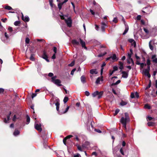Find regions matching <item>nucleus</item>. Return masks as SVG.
Wrapping results in <instances>:
<instances>
[{"mask_svg":"<svg viewBox=\"0 0 157 157\" xmlns=\"http://www.w3.org/2000/svg\"><path fill=\"white\" fill-rule=\"evenodd\" d=\"M56 76L52 77L51 78L52 82L58 86H62V85L60 84L61 82V81L59 79H56Z\"/></svg>","mask_w":157,"mask_h":157,"instance_id":"1","label":"nucleus"},{"mask_svg":"<svg viewBox=\"0 0 157 157\" xmlns=\"http://www.w3.org/2000/svg\"><path fill=\"white\" fill-rule=\"evenodd\" d=\"M103 92L101 91L99 92L98 91H96L92 94V95L93 97H95L98 96V98L99 99L101 98L103 94Z\"/></svg>","mask_w":157,"mask_h":157,"instance_id":"2","label":"nucleus"},{"mask_svg":"<svg viewBox=\"0 0 157 157\" xmlns=\"http://www.w3.org/2000/svg\"><path fill=\"white\" fill-rule=\"evenodd\" d=\"M65 22L68 27H71L72 26V20L70 17H68L65 20Z\"/></svg>","mask_w":157,"mask_h":157,"instance_id":"3","label":"nucleus"},{"mask_svg":"<svg viewBox=\"0 0 157 157\" xmlns=\"http://www.w3.org/2000/svg\"><path fill=\"white\" fill-rule=\"evenodd\" d=\"M35 128L39 132H40L42 131V129L41 127L40 124H35L34 125Z\"/></svg>","mask_w":157,"mask_h":157,"instance_id":"4","label":"nucleus"},{"mask_svg":"<svg viewBox=\"0 0 157 157\" xmlns=\"http://www.w3.org/2000/svg\"><path fill=\"white\" fill-rule=\"evenodd\" d=\"M90 144L88 141H85L84 144L82 145V147L83 148H88L90 147Z\"/></svg>","mask_w":157,"mask_h":157,"instance_id":"5","label":"nucleus"},{"mask_svg":"<svg viewBox=\"0 0 157 157\" xmlns=\"http://www.w3.org/2000/svg\"><path fill=\"white\" fill-rule=\"evenodd\" d=\"M128 121V119L127 118H125L123 117L121 118L120 122L123 124V125H125V124H127V122Z\"/></svg>","mask_w":157,"mask_h":157,"instance_id":"6","label":"nucleus"},{"mask_svg":"<svg viewBox=\"0 0 157 157\" xmlns=\"http://www.w3.org/2000/svg\"><path fill=\"white\" fill-rule=\"evenodd\" d=\"M42 57L47 62H49V60L48 59V56L47 55L46 52L44 50L43 51Z\"/></svg>","mask_w":157,"mask_h":157,"instance_id":"7","label":"nucleus"},{"mask_svg":"<svg viewBox=\"0 0 157 157\" xmlns=\"http://www.w3.org/2000/svg\"><path fill=\"white\" fill-rule=\"evenodd\" d=\"M22 17L21 19L22 20L25 22H28L29 21V18L28 16H26L24 17V15L22 13H21Z\"/></svg>","mask_w":157,"mask_h":157,"instance_id":"8","label":"nucleus"},{"mask_svg":"<svg viewBox=\"0 0 157 157\" xmlns=\"http://www.w3.org/2000/svg\"><path fill=\"white\" fill-rule=\"evenodd\" d=\"M79 40H80V43L82 46V48H84L85 49H87V48L86 46V44H85V42L81 38H79Z\"/></svg>","mask_w":157,"mask_h":157,"instance_id":"9","label":"nucleus"},{"mask_svg":"<svg viewBox=\"0 0 157 157\" xmlns=\"http://www.w3.org/2000/svg\"><path fill=\"white\" fill-rule=\"evenodd\" d=\"M57 101L55 103V105L56 106V109L59 112V105L60 103H59V100L58 99L56 100Z\"/></svg>","mask_w":157,"mask_h":157,"instance_id":"10","label":"nucleus"},{"mask_svg":"<svg viewBox=\"0 0 157 157\" xmlns=\"http://www.w3.org/2000/svg\"><path fill=\"white\" fill-rule=\"evenodd\" d=\"M121 73L122 74V77L124 78H126L128 77V72H127L125 71H122L121 72Z\"/></svg>","mask_w":157,"mask_h":157,"instance_id":"11","label":"nucleus"},{"mask_svg":"<svg viewBox=\"0 0 157 157\" xmlns=\"http://www.w3.org/2000/svg\"><path fill=\"white\" fill-rule=\"evenodd\" d=\"M156 56L155 55H153L151 58L152 59V61L153 63H157V58H156Z\"/></svg>","mask_w":157,"mask_h":157,"instance_id":"12","label":"nucleus"},{"mask_svg":"<svg viewBox=\"0 0 157 157\" xmlns=\"http://www.w3.org/2000/svg\"><path fill=\"white\" fill-rule=\"evenodd\" d=\"M90 72L91 74H97L98 73V71H97V69H92L90 70Z\"/></svg>","mask_w":157,"mask_h":157,"instance_id":"13","label":"nucleus"},{"mask_svg":"<svg viewBox=\"0 0 157 157\" xmlns=\"http://www.w3.org/2000/svg\"><path fill=\"white\" fill-rule=\"evenodd\" d=\"M128 41L130 43H132L133 42V45L134 47H135L136 46V43L135 41L133 39H129L128 40Z\"/></svg>","mask_w":157,"mask_h":157,"instance_id":"14","label":"nucleus"},{"mask_svg":"<svg viewBox=\"0 0 157 157\" xmlns=\"http://www.w3.org/2000/svg\"><path fill=\"white\" fill-rule=\"evenodd\" d=\"M130 52H131V53H128V58L129 59H132V58H131L132 55V54L133 52H132V49H130Z\"/></svg>","mask_w":157,"mask_h":157,"instance_id":"15","label":"nucleus"},{"mask_svg":"<svg viewBox=\"0 0 157 157\" xmlns=\"http://www.w3.org/2000/svg\"><path fill=\"white\" fill-rule=\"evenodd\" d=\"M72 43L73 45H78L79 44V42L75 40H72Z\"/></svg>","mask_w":157,"mask_h":157,"instance_id":"16","label":"nucleus"},{"mask_svg":"<svg viewBox=\"0 0 157 157\" xmlns=\"http://www.w3.org/2000/svg\"><path fill=\"white\" fill-rule=\"evenodd\" d=\"M81 80L82 82L83 83H85L86 82V78L84 75H82L81 77Z\"/></svg>","mask_w":157,"mask_h":157,"instance_id":"17","label":"nucleus"},{"mask_svg":"<svg viewBox=\"0 0 157 157\" xmlns=\"http://www.w3.org/2000/svg\"><path fill=\"white\" fill-rule=\"evenodd\" d=\"M153 41V40H151L149 41V48L151 50V51H153V49H154V46L153 45H152L151 44V42Z\"/></svg>","mask_w":157,"mask_h":157,"instance_id":"18","label":"nucleus"},{"mask_svg":"<svg viewBox=\"0 0 157 157\" xmlns=\"http://www.w3.org/2000/svg\"><path fill=\"white\" fill-rule=\"evenodd\" d=\"M119 65H120V67H119V68L121 70V71L124 68V66H123L124 64L123 63L121 62V61H119Z\"/></svg>","mask_w":157,"mask_h":157,"instance_id":"19","label":"nucleus"},{"mask_svg":"<svg viewBox=\"0 0 157 157\" xmlns=\"http://www.w3.org/2000/svg\"><path fill=\"white\" fill-rule=\"evenodd\" d=\"M111 59L113 60H115L116 61H117L118 59H117V57L115 54H113V55L112 56H111Z\"/></svg>","mask_w":157,"mask_h":157,"instance_id":"20","label":"nucleus"},{"mask_svg":"<svg viewBox=\"0 0 157 157\" xmlns=\"http://www.w3.org/2000/svg\"><path fill=\"white\" fill-rule=\"evenodd\" d=\"M76 146L77 147L78 149L80 151H83V148L82 147H81V146L78 145V144H76Z\"/></svg>","mask_w":157,"mask_h":157,"instance_id":"21","label":"nucleus"},{"mask_svg":"<svg viewBox=\"0 0 157 157\" xmlns=\"http://www.w3.org/2000/svg\"><path fill=\"white\" fill-rule=\"evenodd\" d=\"M106 65V63L105 62H104L103 64H102L101 66V75H102L103 73V70L104 69L103 67L105 66Z\"/></svg>","mask_w":157,"mask_h":157,"instance_id":"22","label":"nucleus"},{"mask_svg":"<svg viewBox=\"0 0 157 157\" xmlns=\"http://www.w3.org/2000/svg\"><path fill=\"white\" fill-rule=\"evenodd\" d=\"M121 82V81L120 80H118L115 83H113L111 84L110 85V86H113L115 85H117L119 84Z\"/></svg>","mask_w":157,"mask_h":157,"instance_id":"23","label":"nucleus"},{"mask_svg":"<svg viewBox=\"0 0 157 157\" xmlns=\"http://www.w3.org/2000/svg\"><path fill=\"white\" fill-rule=\"evenodd\" d=\"M20 133V132L18 130H15L13 132V134L15 136L18 135Z\"/></svg>","mask_w":157,"mask_h":157,"instance_id":"24","label":"nucleus"},{"mask_svg":"<svg viewBox=\"0 0 157 157\" xmlns=\"http://www.w3.org/2000/svg\"><path fill=\"white\" fill-rule=\"evenodd\" d=\"M26 118L27 121L26 124H28L30 122V118L28 115H26Z\"/></svg>","mask_w":157,"mask_h":157,"instance_id":"25","label":"nucleus"},{"mask_svg":"<svg viewBox=\"0 0 157 157\" xmlns=\"http://www.w3.org/2000/svg\"><path fill=\"white\" fill-rule=\"evenodd\" d=\"M69 106H68L67 107V108H66L65 110L64 111L62 112V113H60L59 114H64V113H66L68 111V110L69 109Z\"/></svg>","mask_w":157,"mask_h":157,"instance_id":"26","label":"nucleus"},{"mask_svg":"<svg viewBox=\"0 0 157 157\" xmlns=\"http://www.w3.org/2000/svg\"><path fill=\"white\" fill-rule=\"evenodd\" d=\"M63 4L62 3V2L59 3L58 4V6L59 9V10H61V9H62V6L63 5Z\"/></svg>","mask_w":157,"mask_h":157,"instance_id":"27","label":"nucleus"},{"mask_svg":"<svg viewBox=\"0 0 157 157\" xmlns=\"http://www.w3.org/2000/svg\"><path fill=\"white\" fill-rule=\"evenodd\" d=\"M34 55L33 54H31L30 57V59L31 60L33 61L35 60V58L34 57Z\"/></svg>","mask_w":157,"mask_h":157,"instance_id":"28","label":"nucleus"},{"mask_svg":"<svg viewBox=\"0 0 157 157\" xmlns=\"http://www.w3.org/2000/svg\"><path fill=\"white\" fill-rule=\"evenodd\" d=\"M11 113L12 112L11 111H10L9 112V114L7 115V118L8 121H9L10 120V117Z\"/></svg>","mask_w":157,"mask_h":157,"instance_id":"29","label":"nucleus"},{"mask_svg":"<svg viewBox=\"0 0 157 157\" xmlns=\"http://www.w3.org/2000/svg\"><path fill=\"white\" fill-rule=\"evenodd\" d=\"M127 104V102L123 101H122L120 103L121 105L124 106L126 105Z\"/></svg>","mask_w":157,"mask_h":157,"instance_id":"30","label":"nucleus"},{"mask_svg":"<svg viewBox=\"0 0 157 157\" xmlns=\"http://www.w3.org/2000/svg\"><path fill=\"white\" fill-rule=\"evenodd\" d=\"M149 72V71L147 70V69H145L143 71V72H142L143 74H144L145 75H146V74H148Z\"/></svg>","mask_w":157,"mask_h":157,"instance_id":"31","label":"nucleus"},{"mask_svg":"<svg viewBox=\"0 0 157 157\" xmlns=\"http://www.w3.org/2000/svg\"><path fill=\"white\" fill-rule=\"evenodd\" d=\"M49 4L51 7L52 8L53 7L54 4L53 3V0H49Z\"/></svg>","mask_w":157,"mask_h":157,"instance_id":"32","label":"nucleus"},{"mask_svg":"<svg viewBox=\"0 0 157 157\" xmlns=\"http://www.w3.org/2000/svg\"><path fill=\"white\" fill-rule=\"evenodd\" d=\"M20 24V21H16L14 22V24L15 26H19Z\"/></svg>","mask_w":157,"mask_h":157,"instance_id":"33","label":"nucleus"},{"mask_svg":"<svg viewBox=\"0 0 157 157\" xmlns=\"http://www.w3.org/2000/svg\"><path fill=\"white\" fill-rule=\"evenodd\" d=\"M4 8L5 9L8 10H13V9L11 7H10V6H6Z\"/></svg>","mask_w":157,"mask_h":157,"instance_id":"34","label":"nucleus"},{"mask_svg":"<svg viewBox=\"0 0 157 157\" xmlns=\"http://www.w3.org/2000/svg\"><path fill=\"white\" fill-rule=\"evenodd\" d=\"M140 67L141 69H143L144 68V66H146V63L144 64V63H140Z\"/></svg>","mask_w":157,"mask_h":157,"instance_id":"35","label":"nucleus"},{"mask_svg":"<svg viewBox=\"0 0 157 157\" xmlns=\"http://www.w3.org/2000/svg\"><path fill=\"white\" fill-rule=\"evenodd\" d=\"M68 100V98L67 97H65L63 99V101L64 103H66Z\"/></svg>","mask_w":157,"mask_h":157,"instance_id":"36","label":"nucleus"},{"mask_svg":"<svg viewBox=\"0 0 157 157\" xmlns=\"http://www.w3.org/2000/svg\"><path fill=\"white\" fill-rule=\"evenodd\" d=\"M151 61L149 59H148L147 60V62H146V65H147V66H150L151 65Z\"/></svg>","mask_w":157,"mask_h":157,"instance_id":"37","label":"nucleus"},{"mask_svg":"<svg viewBox=\"0 0 157 157\" xmlns=\"http://www.w3.org/2000/svg\"><path fill=\"white\" fill-rule=\"evenodd\" d=\"M46 135V133L45 131H43L41 132V136L43 137V138L44 137H45Z\"/></svg>","mask_w":157,"mask_h":157,"instance_id":"38","label":"nucleus"},{"mask_svg":"<svg viewBox=\"0 0 157 157\" xmlns=\"http://www.w3.org/2000/svg\"><path fill=\"white\" fill-rule=\"evenodd\" d=\"M151 80H150L149 84H148L145 90H147L149 88H150L151 86Z\"/></svg>","mask_w":157,"mask_h":157,"instance_id":"39","label":"nucleus"},{"mask_svg":"<svg viewBox=\"0 0 157 157\" xmlns=\"http://www.w3.org/2000/svg\"><path fill=\"white\" fill-rule=\"evenodd\" d=\"M154 123L151 122H148L147 124L148 126H152L153 125Z\"/></svg>","mask_w":157,"mask_h":157,"instance_id":"40","label":"nucleus"},{"mask_svg":"<svg viewBox=\"0 0 157 157\" xmlns=\"http://www.w3.org/2000/svg\"><path fill=\"white\" fill-rule=\"evenodd\" d=\"M144 107L148 109H151L150 106L148 104H145L144 105Z\"/></svg>","mask_w":157,"mask_h":157,"instance_id":"41","label":"nucleus"},{"mask_svg":"<svg viewBox=\"0 0 157 157\" xmlns=\"http://www.w3.org/2000/svg\"><path fill=\"white\" fill-rule=\"evenodd\" d=\"M128 28H126L124 33H123V35H125L127 32L128 31Z\"/></svg>","mask_w":157,"mask_h":157,"instance_id":"42","label":"nucleus"},{"mask_svg":"<svg viewBox=\"0 0 157 157\" xmlns=\"http://www.w3.org/2000/svg\"><path fill=\"white\" fill-rule=\"evenodd\" d=\"M25 43L27 44H28L30 42V40L29 38L27 37L26 38L25 40Z\"/></svg>","mask_w":157,"mask_h":157,"instance_id":"43","label":"nucleus"},{"mask_svg":"<svg viewBox=\"0 0 157 157\" xmlns=\"http://www.w3.org/2000/svg\"><path fill=\"white\" fill-rule=\"evenodd\" d=\"M47 141H44V143H43L44 147L45 148H47V147H48V146L47 144Z\"/></svg>","mask_w":157,"mask_h":157,"instance_id":"44","label":"nucleus"},{"mask_svg":"<svg viewBox=\"0 0 157 157\" xmlns=\"http://www.w3.org/2000/svg\"><path fill=\"white\" fill-rule=\"evenodd\" d=\"M119 109H117L116 110L115 112V113H114V116H116L117 115V113H119Z\"/></svg>","mask_w":157,"mask_h":157,"instance_id":"45","label":"nucleus"},{"mask_svg":"<svg viewBox=\"0 0 157 157\" xmlns=\"http://www.w3.org/2000/svg\"><path fill=\"white\" fill-rule=\"evenodd\" d=\"M101 29L102 32H104L105 29V27L104 26V25H101Z\"/></svg>","mask_w":157,"mask_h":157,"instance_id":"46","label":"nucleus"},{"mask_svg":"<svg viewBox=\"0 0 157 157\" xmlns=\"http://www.w3.org/2000/svg\"><path fill=\"white\" fill-rule=\"evenodd\" d=\"M100 77H98L97 78V79L96 80V83L97 84H98L100 82Z\"/></svg>","mask_w":157,"mask_h":157,"instance_id":"47","label":"nucleus"},{"mask_svg":"<svg viewBox=\"0 0 157 157\" xmlns=\"http://www.w3.org/2000/svg\"><path fill=\"white\" fill-rule=\"evenodd\" d=\"M4 91V89L2 88H0V94H3Z\"/></svg>","mask_w":157,"mask_h":157,"instance_id":"48","label":"nucleus"},{"mask_svg":"<svg viewBox=\"0 0 157 157\" xmlns=\"http://www.w3.org/2000/svg\"><path fill=\"white\" fill-rule=\"evenodd\" d=\"M75 64V62L74 61H72L71 63L68 65V66L70 67L73 66Z\"/></svg>","mask_w":157,"mask_h":157,"instance_id":"49","label":"nucleus"},{"mask_svg":"<svg viewBox=\"0 0 157 157\" xmlns=\"http://www.w3.org/2000/svg\"><path fill=\"white\" fill-rule=\"evenodd\" d=\"M53 51L54 52L55 54H56L57 53V48L56 47H53Z\"/></svg>","mask_w":157,"mask_h":157,"instance_id":"50","label":"nucleus"},{"mask_svg":"<svg viewBox=\"0 0 157 157\" xmlns=\"http://www.w3.org/2000/svg\"><path fill=\"white\" fill-rule=\"evenodd\" d=\"M124 115L125 117V118H127V119H129V118L128 115V114L127 113H124Z\"/></svg>","mask_w":157,"mask_h":157,"instance_id":"51","label":"nucleus"},{"mask_svg":"<svg viewBox=\"0 0 157 157\" xmlns=\"http://www.w3.org/2000/svg\"><path fill=\"white\" fill-rule=\"evenodd\" d=\"M113 71H117L118 70V67L117 66H114L113 67Z\"/></svg>","mask_w":157,"mask_h":157,"instance_id":"52","label":"nucleus"},{"mask_svg":"<svg viewBox=\"0 0 157 157\" xmlns=\"http://www.w3.org/2000/svg\"><path fill=\"white\" fill-rule=\"evenodd\" d=\"M76 70V68H74L71 71V74L72 75H73L74 73V72Z\"/></svg>","mask_w":157,"mask_h":157,"instance_id":"53","label":"nucleus"},{"mask_svg":"<svg viewBox=\"0 0 157 157\" xmlns=\"http://www.w3.org/2000/svg\"><path fill=\"white\" fill-rule=\"evenodd\" d=\"M131 97L132 98H135V94H134L133 93H132L130 95Z\"/></svg>","mask_w":157,"mask_h":157,"instance_id":"54","label":"nucleus"},{"mask_svg":"<svg viewBox=\"0 0 157 157\" xmlns=\"http://www.w3.org/2000/svg\"><path fill=\"white\" fill-rule=\"evenodd\" d=\"M113 22L116 23L117 22V17H115L114 18L113 21Z\"/></svg>","mask_w":157,"mask_h":157,"instance_id":"55","label":"nucleus"},{"mask_svg":"<svg viewBox=\"0 0 157 157\" xmlns=\"http://www.w3.org/2000/svg\"><path fill=\"white\" fill-rule=\"evenodd\" d=\"M71 4L73 6V10H74V12L76 13V12H75V4H74V3L73 2H71Z\"/></svg>","mask_w":157,"mask_h":157,"instance_id":"56","label":"nucleus"},{"mask_svg":"<svg viewBox=\"0 0 157 157\" xmlns=\"http://www.w3.org/2000/svg\"><path fill=\"white\" fill-rule=\"evenodd\" d=\"M73 136L71 135H69L66 136L65 138L67 139V140L70 139Z\"/></svg>","mask_w":157,"mask_h":157,"instance_id":"57","label":"nucleus"},{"mask_svg":"<svg viewBox=\"0 0 157 157\" xmlns=\"http://www.w3.org/2000/svg\"><path fill=\"white\" fill-rule=\"evenodd\" d=\"M54 74L52 73H49L48 74V76L50 77H53V76Z\"/></svg>","mask_w":157,"mask_h":157,"instance_id":"58","label":"nucleus"},{"mask_svg":"<svg viewBox=\"0 0 157 157\" xmlns=\"http://www.w3.org/2000/svg\"><path fill=\"white\" fill-rule=\"evenodd\" d=\"M144 30L146 33L148 34L149 33V31L147 29L144 28Z\"/></svg>","mask_w":157,"mask_h":157,"instance_id":"59","label":"nucleus"},{"mask_svg":"<svg viewBox=\"0 0 157 157\" xmlns=\"http://www.w3.org/2000/svg\"><path fill=\"white\" fill-rule=\"evenodd\" d=\"M67 139L65 138H64L63 140V143H64V144L66 145V140H67Z\"/></svg>","mask_w":157,"mask_h":157,"instance_id":"60","label":"nucleus"},{"mask_svg":"<svg viewBox=\"0 0 157 157\" xmlns=\"http://www.w3.org/2000/svg\"><path fill=\"white\" fill-rule=\"evenodd\" d=\"M85 94L86 96H88L90 95V93L88 91H86L85 92Z\"/></svg>","mask_w":157,"mask_h":157,"instance_id":"61","label":"nucleus"},{"mask_svg":"<svg viewBox=\"0 0 157 157\" xmlns=\"http://www.w3.org/2000/svg\"><path fill=\"white\" fill-rule=\"evenodd\" d=\"M135 96H136V98H139V94L137 92H136L135 93Z\"/></svg>","mask_w":157,"mask_h":157,"instance_id":"62","label":"nucleus"},{"mask_svg":"<svg viewBox=\"0 0 157 157\" xmlns=\"http://www.w3.org/2000/svg\"><path fill=\"white\" fill-rule=\"evenodd\" d=\"M114 71H111V70H110L109 71V75L111 76V75L113 73H114Z\"/></svg>","mask_w":157,"mask_h":157,"instance_id":"63","label":"nucleus"},{"mask_svg":"<svg viewBox=\"0 0 157 157\" xmlns=\"http://www.w3.org/2000/svg\"><path fill=\"white\" fill-rule=\"evenodd\" d=\"M8 30L10 32H12L13 31L12 28L10 27H9L8 28Z\"/></svg>","mask_w":157,"mask_h":157,"instance_id":"64","label":"nucleus"}]
</instances>
